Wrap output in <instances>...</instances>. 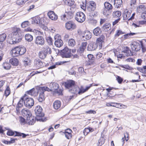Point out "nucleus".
<instances>
[{
    "label": "nucleus",
    "instance_id": "nucleus-55",
    "mask_svg": "<svg viewBox=\"0 0 146 146\" xmlns=\"http://www.w3.org/2000/svg\"><path fill=\"white\" fill-rule=\"evenodd\" d=\"M64 133L65 135V137L68 139H70L72 137V135L71 133H66V132H64Z\"/></svg>",
    "mask_w": 146,
    "mask_h": 146
},
{
    "label": "nucleus",
    "instance_id": "nucleus-17",
    "mask_svg": "<svg viewBox=\"0 0 146 146\" xmlns=\"http://www.w3.org/2000/svg\"><path fill=\"white\" fill-rule=\"evenodd\" d=\"M49 87L51 89L52 91L53 90L55 91L58 89L59 88V85L56 82H52L49 85Z\"/></svg>",
    "mask_w": 146,
    "mask_h": 146
},
{
    "label": "nucleus",
    "instance_id": "nucleus-4",
    "mask_svg": "<svg viewBox=\"0 0 146 146\" xmlns=\"http://www.w3.org/2000/svg\"><path fill=\"white\" fill-rule=\"evenodd\" d=\"M21 100L23 101L25 106L29 108H30L34 104V101L33 98L28 97L26 94L21 97Z\"/></svg>",
    "mask_w": 146,
    "mask_h": 146
},
{
    "label": "nucleus",
    "instance_id": "nucleus-56",
    "mask_svg": "<svg viewBox=\"0 0 146 146\" xmlns=\"http://www.w3.org/2000/svg\"><path fill=\"white\" fill-rule=\"evenodd\" d=\"M46 40L49 45L52 44V39L50 36H48L46 38Z\"/></svg>",
    "mask_w": 146,
    "mask_h": 146
},
{
    "label": "nucleus",
    "instance_id": "nucleus-45",
    "mask_svg": "<svg viewBox=\"0 0 146 146\" xmlns=\"http://www.w3.org/2000/svg\"><path fill=\"white\" fill-rule=\"evenodd\" d=\"M8 130L7 132V135L9 136H13L15 134V131H13L12 130L8 129H7Z\"/></svg>",
    "mask_w": 146,
    "mask_h": 146
},
{
    "label": "nucleus",
    "instance_id": "nucleus-39",
    "mask_svg": "<svg viewBox=\"0 0 146 146\" xmlns=\"http://www.w3.org/2000/svg\"><path fill=\"white\" fill-rule=\"evenodd\" d=\"M7 37V36L5 33H2L0 35V43H2L5 40Z\"/></svg>",
    "mask_w": 146,
    "mask_h": 146
},
{
    "label": "nucleus",
    "instance_id": "nucleus-46",
    "mask_svg": "<svg viewBox=\"0 0 146 146\" xmlns=\"http://www.w3.org/2000/svg\"><path fill=\"white\" fill-rule=\"evenodd\" d=\"M130 50H129V48L128 46H126L125 47L124 49L122 51V52H123L124 53H126L127 55V56H131L130 54H129Z\"/></svg>",
    "mask_w": 146,
    "mask_h": 146
},
{
    "label": "nucleus",
    "instance_id": "nucleus-23",
    "mask_svg": "<svg viewBox=\"0 0 146 146\" xmlns=\"http://www.w3.org/2000/svg\"><path fill=\"white\" fill-rule=\"evenodd\" d=\"M9 63L14 66H17L19 64V61L18 60L15 58H13L10 59Z\"/></svg>",
    "mask_w": 146,
    "mask_h": 146
},
{
    "label": "nucleus",
    "instance_id": "nucleus-20",
    "mask_svg": "<svg viewBox=\"0 0 146 146\" xmlns=\"http://www.w3.org/2000/svg\"><path fill=\"white\" fill-rule=\"evenodd\" d=\"M21 111L22 115L25 117H27V118L31 115V113L28 110L22 109Z\"/></svg>",
    "mask_w": 146,
    "mask_h": 146
},
{
    "label": "nucleus",
    "instance_id": "nucleus-54",
    "mask_svg": "<svg viewBox=\"0 0 146 146\" xmlns=\"http://www.w3.org/2000/svg\"><path fill=\"white\" fill-rule=\"evenodd\" d=\"M137 34L136 33H131L130 32V33H127L126 34L124 35L123 36L125 39H126L128 38L129 36H131L132 35Z\"/></svg>",
    "mask_w": 146,
    "mask_h": 146
},
{
    "label": "nucleus",
    "instance_id": "nucleus-60",
    "mask_svg": "<svg viewBox=\"0 0 146 146\" xmlns=\"http://www.w3.org/2000/svg\"><path fill=\"white\" fill-rule=\"evenodd\" d=\"M89 129H88V127L85 128L83 131V133L85 135H86L89 132Z\"/></svg>",
    "mask_w": 146,
    "mask_h": 146
},
{
    "label": "nucleus",
    "instance_id": "nucleus-34",
    "mask_svg": "<svg viewBox=\"0 0 146 146\" xmlns=\"http://www.w3.org/2000/svg\"><path fill=\"white\" fill-rule=\"evenodd\" d=\"M61 106V102L59 101H55L53 103V106L55 109L57 110Z\"/></svg>",
    "mask_w": 146,
    "mask_h": 146
},
{
    "label": "nucleus",
    "instance_id": "nucleus-48",
    "mask_svg": "<svg viewBox=\"0 0 146 146\" xmlns=\"http://www.w3.org/2000/svg\"><path fill=\"white\" fill-rule=\"evenodd\" d=\"M23 62L24 65L25 66L28 65V64L30 62V60L28 57L25 58L23 60Z\"/></svg>",
    "mask_w": 146,
    "mask_h": 146
},
{
    "label": "nucleus",
    "instance_id": "nucleus-8",
    "mask_svg": "<svg viewBox=\"0 0 146 146\" xmlns=\"http://www.w3.org/2000/svg\"><path fill=\"white\" fill-rule=\"evenodd\" d=\"M65 27L68 30L72 31L76 28V26L72 21H70L66 23Z\"/></svg>",
    "mask_w": 146,
    "mask_h": 146
},
{
    "label": "nucleus",
    "instance_id": "nucleus-61",
    "mask_svg": "<svg viewBox=\"0 0 146 146\" xmlns=\"http://www.w3.org/2000/svg\"><path fill=\"white\" fill-rule=\"evenodd\" d=\"M78 71L80 73H82L83 74H86V72L84 71V69L82 67H80L78 69Z\"/></svg>",
    "mask_w": 146,
    "mask_h": 146
},
{
    "label": "nucleus",
    "instance_id": "nucleus-43",
    "mask_svg": "<svg viewBox=\"0 0 146 146\" xmlns=\"http://www.w3.org/2000/svg\"><path fill=\"white\" fill-rule=\"evenodd\" d=\"M19 121L21 125H23L26 123H27L26 120L22 116H20L19 117Z\"/></svg>",
    "mask_w": 146,
    "mask_h": 146
},
{
    "label": "nucleus",
    "instance_id": "nucleus-41",
    "mask_svg": "<svg viewBox=\"0 0 146 146\" xmlns=\"http://www.w3.org/2000/svg\"><path fill=\"white\" fill-rule=\"evenodd\" d=\"M3 66L4 68L7 70H9L11 68L10 64L8 62H5L3 63Z\"/></svg>",
    "mask_w": 146,
    "mask_h": 146
},
{
    "label": "nucleus",
    "instance_id": "nucleus-22",
    "mask_svg": "<svg viewBox=\"0 0 146 146\" xmlns=\"http://www.w3.org/2000/svg\"><path fill=\"white\" fill-rule=\"evenodd\" d=\"M91 34L90 31H88L85 32L84 35L82 36V38L84 40H87L90 39L91 37Z\"/></svg>",
    "mask_w": 146,
    "mask_h": 146
},
{
    "label": "nucleus",
    "instance_id": "nucleus-29",
    "mask_svg": "<svg viewBox=\"0 0 146 146\" xmlns=\"http://www.w3.org/2000/svg\"><path fill=\"white\" fill-rule=\"evenodd\" d=\"M111 24L108 23H106L102 26V28L103 31H107L109 30L110 29Z\"/></svg>",
    "mask_w": 146,
    "mask_h": 146
},
{
    "label": "nucleus",
    "instance_id": "nucleus-21",
    "mask_svg": "<svg viewBox=\"0 0 146 146\" xmlns=\"http://www.w3.org/2000/svg\"><path fill=\"white\" fill-rule=\"evenodd\" d=\"M19 49L17 46L15 47L12 50V55L14 57H17L20 55L19 53Z\"/></svg>",
    "mask_w": 146,
    "mask_h": 146
},
{
    "label": "nucleus",
    "instance_id": "nucleus-44",
    "mask_svg": "<svg viewBox=\"0 0 146 146\" xmlns=\"http://www.w3.org/2000/svg\"><path fill=\"white\" fill-rule=\"evenodd\" d=\"M34 23L36 24H40V17H36L32 19Z\"/></svg>",
    "mask_w": 146,
    "mask_h": 146
},
{
    "label": "nucleus",
    "instance_id": "nucleus-30",
    "mask_svg": "<svg viewBox=\"0 0 146 146\" xmlns=\"http://www.w3.org/2000/svg\"><path fill=\"white\" fill-rule=\"evenodd\" d=\"M105 8L104 10H106L107 11H109L112 9L113 7L112 5L108 2H105L104 4Z\"/></svg>",
    "mask_w": 146,
    "mask_h": 146
},
{
    "label": "nucleus",
    "instance_id": "nucleus-2",
    "mask_svg": "<svg viewBox=\"0 0 146 146\" xmlns=\"http://www.w3.org/2000/svg\"><path fill=\"white\" fill-rule=\"evenodd\" d=\"M66 89H69V92L73 94L79 90V87L76 85L75 82L72 80H68L64 83Z\"/></svg>",
    "mask_w": 146,
    "mask_h": 146
},
{
    "label": "nucleus",
    "instance_id": "nucleus-19",
    "mask_svg": "<svg viewBox=\"0 0 146 146\" xmlns=\"http://www.w3.org/2000/svg\"><path fill=\"white\" fill-rule=\"evenodd\" d=\"M37 89L39 92V91L43 92L44 93L45 91H47L48 92L52 91L51 89H50L47 87L44 86V87H40L39 86H37Z\"/></svg>",
    "mask_w": 146,
    "mask_h": 146
},
{
    "label": "nucleus",
    "instance_id": "nucleus-18",
    "mask_svg": "<svg viewBox=\"0 0 146 146\" xmlns=\"http://www.w3.org/2000/svg\"><path fill=\"white\" fill-rule=\"evenodd\" d=\"M93 33L96 36H100L102 34V30L100 27H97L93 30Z\"/></svg>",
    "mask_w": 146,
    "mask_h": 146
},
{
    "label": "nucleus",
    "instance_id": "nucleus-5",
    "mask_svg": "<svg viewBox=\"0 0 146 146\" xmlns=\"http://www.w3.org/2000/svg\"><path fill=\"white\" fill-rule=\"evenodd\" d=\"M71 49L65 47L60 50V55L63 58H70L71 57Z\"/></svg>",
    "mask_w": 146,
    "mask_h": 146
},
{
    "label": "nucleus",
    "instance_id": "nucleus-37",
    "mask_svg": "<svg viewBox=\"0 0 146 146\" xmlns=\"http://www.w3.org/2000/svg\"><path fill=\"white\" fill-rule=\"evenodd\" d=\"M114 5L116 6L117 8H119L122 3V0H114Z\"/></svg>",
    "mask_w": 146,
    "mask_h": 146
},
{
    "label": "nucleus",
    "instance_id": "nucleus-25",
    "mask_svg": "<svg viewBox=\"0 0 146 146\" xmlns=\"http://www.w3.org/2000/svg\"><path fill=\"white\" fill-rule=\"evenodd\" d=\"M88 7V10H91V11H94L96 8V4L95 2L93 1H90Z\"/></svg>",
    "mask_w": 146,
    "mask_h": 146
},
{
    "label": "nucleus",
    "instance_id": "nucleus-6",
    "mask_svg": "<svg viewBox=\"0 0 146 146\" xmlns=\"http://www.w3.org/2000/svg\"><path fill=\"white\" fill-rule=\"evenodd\" d=\"M75 19L78 22L82 23L85 21L86 16L82 12H78L76 13Z\"/></svg>",
    "mask_w": 146,
    "mask_h": 146
},
{
    "label": "nucleus",
    "instance_id": "nucleus-47",
    "mask_svg": "<svg viewBox=\"0 0 146 146\" xmlns=\"http://www.w3.org/2000/svg\"><path fill=\"white\" fill-rule=\"evenodd\" d=\"M76 42L75 40L73 39H70L68 42V44L69 46H74L75 45Z\"/></svg>",
    "mask_w": 146,
    "mask_h": 146
},
{
    "label": "nucleus",
    "instance_id": "nucleus-27",
    "mask_svg": "<svg viewBox=\"0 0 146 146\" xmlns=\"http://www.w3.org/2000/svg\"><path fill=\"white\" fill-rule=\"evenodd\" d=\"M105 38V36L104 35H101L100 37L97 39L96 41L99 44L100 48L102 46V42H103V40Z\"/></svg>",
    "mask_w": 146,
    "mask_h": 146
},
{
    "label": "nucleus",
    "instance_id": "nucleus-59",
    "mask_svg": "<svg viewBox=\"0 0 146 146\" xmlns=\"http://www.w3.org/2000/svg\"><path fill=\"white\" fill-rule=\"evenodd\" d=\"M25 2L24 0H18L17 1V4L19 5H21L25 3Z\"/></svg>",
    "mask_w": 146,
    "mask_h": 146
},
{
    "label": "nucleus",
    "instance_id": "nucleus-35",
    "mask_svg": "<svg viewBox=\"0 0 146 146\" xmlns=\"http://www.w3.org/2000/svg\"><path fill=\"white\" fill-rule=\"evenodd\" d=\"M25 40L28 42H31L33 39V36L29 34H26L25 35Z\"/></svg>",
    "mask_w": 146,
    "mask_h": 146
},
{
    "label": "nucleus",
    "instance_id": "nucleus-50",
    "mask_svg": "<svg viewBox=\"0 0 146 146\" xmlns=\"http://www.w3.org/2000/svg\"><path fill=\"white\" fill-rule=\"evenodd\" d=\"M104 143V140L103 139V137L102 138H101L99 139L98 142L97 144L98 146H101Z\"/></svg>",
    "mask_w": 146,
    "mask_h": 146
},
{
    "label": "nucleus",
    "instance_id": "nucleus-26",
    "mask_svg": "<svg viewBox=\"0 0 146 146\" xmlns=\"http://www.w3.org/2000/svg\"><path fill=\"white\" fill-rule=\"evenodd\" d=\"M19 49V54L20 55L24 54L26 51V48L23 46H17Z\"/></svg>",
    "mask_w": 146,
    "mask_h": 146
},
{
    "label": "nucleus",
    "instance_id": "nucleus-32",
    "mask_svg": "<svg viewBox=\"0 0 146 146\" xmlns=\"http://www.w3.org/2000/svg\"><path fill=\"white\" fill-rule=\"evenodd\" d=\"M64 4L68 6H71L74 3L73 0H63Z\"/></svg>",
    "mask_w": 146,
    "mask_h": 146
},
{
    "label": "nucleus",
    "instance_id": "nucleus-49",
    "mask_svg": "<svg viewBox=\"0 0 146 146\" xmlns=\"http://www.w3.org/2000/svg\"><path fill=\"white\" fill-rule=\"evenodd\" d=\"M139 42L140 44V46L142 49V52H145L146 51V47L144 45L142 41H140Z\"/></svg>",
    "mask_w": 146,
    "mask_h": 146
},
{
    "label": "nucleus",
    "instance_id": "nucleus-10",
    "mask_svg": "<svg viewBox=\"0 0 146 146\" xmlns=\"http://www.w3.org/2000/svg\"><path fill=\"white\" fill-rule=\"evenodd\" d=\"M35 43L40 46L44 45L45 43V40L43 37L41 36L36 37Z\"/></svg>",
    "mask_w": 146,
    "mask_h": 146
},
{
    "label": "nucleus",
    "instance_id": "nucleus-36",
    "mask_svg": "<svg viewBox=\"0 0 146 146\" xmlns=\"http://www.w3.org/2000/svg\"><path fill=\"white\" fill-rule=\"evenodd\" d=\"M47 54L42 50L40 52L38 53L39 57L41 59H44L46 56Z\"/></svg>",
    "mask_w": 146,
    "mask_h": 146
},
{
    "label": "nucleus",
    "instance_id": "nucleus-1",
    "mask_svg": "<svg viewBox=\"0 0 146 146\" xmlns=\"http://www.w3.org/2000/svg\"><path fill=\"white\" fill-rule=\"evenodd\" d=\"M23 35L21 33V31L19 28H16L8 36L7 41L10 44H15L20 42Z\"/></svg>",
    "mask_w": 146,
    "mask_h": 146
},
{
    "label": "nucleus",
    "instance_id": "nucleus-51",
    "mask_svg": "<svg viewBox=\"0 0 146 146\" xmlns=\"http://www.w3.org/2000/svg\"><path fill=\"white\" fill-rule=\"evenodd\" d=\"M29 25V23L28 21H26L23 22L21 24V26L22 28H25Z\"/></svg>",
    "mask_w": 146,
    "mask_h": 146
},
{
    "label": "nucleus",
    "instance_id": "nucleus-3",
    "mask_svg": "<svg viewBox=\"0 0 146 146\" xmlns=\"http://www.w3.org/2000/svg\"><path fill=\"white\" fill-rule=\"evenodd\" d=\"M42 109L40 106H37L35 108L34 111L36 115L35 117L36 120L37 121L44 122L46 121V118H42L44 114L42 112Z\"/></svg>",
    "mask_w": 146,
    "mask_h": 146
},
{
    "label": "nucleus",
    "instance_id": "nucleus-52",
    "mask_svg": "<svg viewBox=\"0 0 146 146\" xmlns=\"http://www.w3.org/2000/svg\"><path fill=\"white\" fill-rule=\"evenodd\" d=\"M125 33L124 32H122L120 30H117V32L116 33L115 35V37H118L120 35L123 34H125Z\"/></svg>",
    "mask_w": 146,
    "mask_h": 146
},
{
    "label": "nucleus",
    "instance_id": "nucleus-63",
    "mask_svg": "<svg viewBox=\"0 0 146 146\" xmlns=\"http://www.w3.org/2000/svg\"><path fill=\"white\" fill-rule=\"evenodd\" d=\"M137 70L143 74H146V71H145V70L144 68V66H143L142 68L138 67L137 68Z\"/></svg>",
    "mask_w": 146,
    "mask_h": 146
},
{
    "label": "nucleus",
    "instance_id": "nucleus-7",
    "mask_svg": "<svg viewBox=\"0 0 146 146\" xmlns=\"http://www.w3.org/2000/svg\"><path fill=\"white\" fill-rule=\"evenodd\" d=\"M55 42L54 44L55 46L58 47L61 46L63 44V41L61 39V37L58 35H57L54 36Z\"/></svg>",
    "mask_w": 146,
    "mask_h": 146
},
{
    "label": "nucleus",
    "instance_id": "nucleus-62",
    "mask_svg": "<svg viewBox=\"0 0 146 146\" xmlns=\"http://www.w3.org/2000/svg\"><path fill=\"white\" fill-rule=\"evenodd\" d=\"M116 80L118 83L119 84H121L123 80L122 78L119 76H117L116 78Z\"/></svg>",
    "mask_w": 146,
    "mask_h": 146
},
{
    "label": "nucleus",
    "instance_id": "nucleus-58",
    "mask_svg": "<svg viewBox=\"0 0 146 146\" xmlns=\"http://www.w3.org/2000/svg\"><path fill=\"white\" fill-rule=\"evenodd\" d=\"M63 90L62 89H57L54 91V92L55 93L57 94L58 95H63L62 91Z\"/></svg>",
    "mask_w": 146,
    "mask_h": 146
},
{
    "label": "nucleus",
    "instance_id": "nucleus-33",
    "mask_svg": "<svg viewBox=\"0 0 146 146\" xmlns=\"http://www.w3.org/2000/svg\"><path fill=\"white\" fill-rule=\"evenodd\" d=\"M87 44V42H85L82 43L81 45L79 48L80 52L82 53L84 51Z\"/></svg>",
    "mask_w": 146,
    "mask_h": 146
},
{
    "label": "nucleus",
    "instance_id": "nucleus-40",
    "mask_svg": "<svg viewBox=\"0 0 146 146\" xmlns=\"http://www.w3.org/2000/svg\"><path fill=\"white\" fill-rule=\"evenodd\" d=\"M35 88H33L31 89L26 91L25 93L28 94L32 96L34 95L35 93L36 92V91H35Z\"/></svg>",
    "mask_w": 146,
    "mask_h": 146
},
{
    "label": "nucleus",
    "instance_id": "nucleus-57",
    "mask_svg": "<svg viewBox=\"0 0 146 146\" xmlns=\"http://www.w3.org/2000/svg\"><path fill=\"white\" fill-rule=\"evenodd\" d=\"M103 14L107 18H109L110 17L109 11H107L106 10H104L103 11Z\"/></svg>",
    "mask_w": 146,
    "mask_h": 146
},
{
    "label": "nucleus",
    "instance_id": "nucleus-13",
    "mask_svg": "<svg viewBox=\"0 0 146 146\" xmlns=\"http://www.w3.org/2000/svg\"><path fill=\"white\" fill-rule=\"evenodd\" d=\"M36 120L35 117L31 115L27 118V124L29 125H33L36 122Z\"/></svg>",
    "mask_w": 146,
    "mask_h": 146
},
{
    "label": "nucleus",
    "instance_id": "nucleus-15",
    "mask_svg": "<svg viewBox=\"0 0 146 146\" xmlns=\"http://www.w3.org/2000/svg\"><path fill=\"white\" fill-rule=\"evenodd\" d=\"M38 91L37 92V93H39V96L38 98V100L39 102H42L45 100V98L44 97V92L40 91ZM37 94V93H36Z\"/></svg>",
    "mask_w": 146,
    "mask_h": 146
},
{
    "label": "nucleus",
    "instance_id": "nucleus-11",
    "mask_svg": "<svg viewBox=\"0 0 146 146\" xmlns=\"http://www.w3.org/2000/svg\"><path fill=\"white\" fill-rule=\"evenodd\" d=\"M98 45H99V44H98L96 41L92 42L88 45V50L90 51L94 50L97 48Z\"/></svg>",
    "mask_w": 146,
    "mask_h": 146
},
{
    "label": "nucleus",
    "instance_id": "nucleus-9",
    "mask_svg": "<svg viewBox=\"0 0 146 146\" xmlns=\"http://www.w3.org/2000/svg\"><path fill=\"white\" fill-rule=\"evenodd\" d=\"M92 86V84H90V86L86 87L85 88H84L82 86L80 88L79 87V90L77 91H76L73 94H75L78 92V94L80 95L87 91Z\"/></svg>",
    "mask_w": 146,
    "mask_h": 146
},
{
    "label": "nucleus",
    "instance_id": "nucleus-28",
    "mask_svg": "<svg viewBox=\"0 0 146 146\" xmlns=\"http://www.w3.org/2000/svg\"><path fill=\"white\" fill-rule=\"evenodd\" d=\"M131 13L129 11H125L124 13L123 14V20H126L128 19L129 17L131 16Z\"/></svg>",
    "mask_w": 146,
    "mask_h": 146
},
{
    "label": "nucleus",
    "instance_id": "nucleus-42",
    "mask_svg": "<svg viewBox=\"0 0 146 146\" xmlns=\"http://www.w3.org/2000/svg\"><path fill=\"white\" fill-rule=\"evenodd\" d=\"M10 93V90L9 87V86H7L4 93V95L7 97Z\"/></svg>",
    "mask_w": 146,
    "mask_h": 146
},
{
    "label": "nucleus",
    "instance_id": "nucleus-53",
    "mask_svg": "<svg viewBox=\"0 0 146 146\" xmlns=\"http://www.w3.org/2000/svg\"><path fill=\"white\" fill-rule=\"evenodd\" d=\"M121 12L119 11H116L114 12L113 13V15L114 17H119L121 15Z\"/></svg>",
    "mask_w": 146,
    "mask_h": 146
},
{
    "label": "nucleus",
    "instance_id": "nucleus-12",
    "mask_svg": "<svg viewBox=\"0 0 146 146\" xmlns=\"http://www.w3.org/2000/svg\"><path fill=\"white\" fill-rule=\"evenodd\" d=\"M131 48L133 50L136 52L139 51L141 48L140 43L137 42H133L131 44Z\"/></svg>",
    "mask_w": 146,
    "mask_h": 146
},
{
    "label": "nucleus",
    "instance_id": "nucleus-16",
    "mask_svg": "<svg viewBox=\"0 0 146 146\" xmlns=\"http://www.w3.org/2000/svg\"><path fill=\"white\" fill-rule=\"evenodd\" d=\"M35 65L37 68H41L43 66V62L39 59H36L34 62Z\"/></svg>",
    "mask_w": 146,
    "mask_h": 146
},
{
    "label": "nucleus",
    "instance_id": "nucleus-24",
    "mask_svg": "<svg viewBox=\"0 0 146 146\" xmlns=\"http://www.w3.org/2000/svg\"><path fill=\"white\" fill-rule=\"evenodd\" d=\"M21 102H22V103H23V101H22V100H21V98L19 102L16 107V110L17 113H19L21 110H22L21 108L23 106V105L22 104H21Z\"/></svg>",
    "mask_w": 146,
    "mask_h": 146
},
{
    "label": "nucleus",
    "instance_id": "nucleus-31",
    "mask_svg": "<svg viewBox=\"0 0 146 146\" xmlns=\"http://www.w3.org/2000/svg\"><path fill=\"white\" fill-rule=\"evenodd\" d=\"M43 50L47 54H50L52 52L51 49L48 46H46L43 47Z\"/></svg>",
    "mask_w": 146,
    "mask_h": 146
},
{
    "label": "nucleus",
    "instance_id": "nucleus-64",
    "mask_svg": "<svg viewBox=\"0 0 146 146\" xmlns=\"http://www.w3.org/2000/svg\"><path fill=\"white\" fill-rule=\"evenodd\" d=\"M88 58L89 59V60H93L94 59V57L92 54H88L87 55Z\"/></svg>",
    "mask_w": 146,
    "mask_h": 146
},
{
    "label": "nucleus",
    "instance_id": "nucleus-14",
    "mask_svg": "<svg viewBox=\"0 0 146 146\" xmlns=\"http://www.w3.org/2000/svg\"><path fill=\"white\" fill-rule=\"evenodd\" d=\"M47 15L49 18L52 20H56L58 18V16L55 14L54 11H52L48 12Z\"/></svg>",
    "mask_w": 146,
    "mask_h": 146
},
{
    "label": "nucleus",
    "instance_id": "nucleus-38",
    "mask_svg": "<svg viewBox=\"0 0 146 146\" xmlns=\"http://www.w3.org/2000/svg\"><path fill=\"white\" fill-rule=\"evenodd\" d=\"M102 55L103 54L100 52L96 54V59L100 62H102L103 61L102 59Z\"/></svg>",
    "mask_w": 146,
    "mask_h": 146
}]
</instances>
